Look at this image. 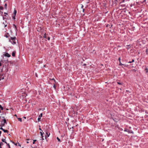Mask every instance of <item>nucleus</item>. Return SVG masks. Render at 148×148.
I'll return each instance as SVG.
<instances>
[{"instance_id": "nucleus-1", "label": "nucleus", "mask_w": 148, "mask_h": 148, "mask_svg": "<svg viewBox=\"0 0 148 148\" xmlns=\"http://www.w3.org/2000/svg\"><path fill=\"white\" fill-rule=\"evenodd\" d=\"M9 41L11 42L13 45H14L16 43V39L15 36L14 37H10L9 39Z\"/></svg>"}, {"instance_id": "nucleus-2", "label": "nucleus", "mask_w": 148, "mask_h": 148, "mask_svg": "<svg viewBox=\"0 0 148 148\" xmlns=\"http://www.w3.org/2000/svg\"><path fill=\"white\" fill-rule=\"evenodd\" d=\"M5 124H7L6 120L5 119H3L1 121V123L0 125V127H3L5 125Z\"/></svg>"}, {"instance_id": "nucleus-3", "label": "nucleus", "mask_w": 148, "mask_h": 148, "mask_svg": "<svg viewBox=\"0 0 148 148\" xmlns=\"http://www.w3.org/2000/svg\"><path fill=\"white\" fill-rule=\"evenodd\" d=\"M124 131H125V132H127L129 133H132V134H133L134 133L133 132L132 130H128V129H125L124 130Z\"/></svg>"}, {"instance_id": "nucleus-4", "label": "nucleus", "mask_w": 148, "mask_h": 148, "mask_svg": "<svg viewBox=\"0 0 148 148\" xmlns=\"http://www.w3.org/2000/svg\"><path fill=\"white\" fill-rule=\"evenodd\" d=\"M4 36L7 38H8L10 36V35L8 33H6L5 34Z\"/></svg>"}, {"instance_id": "nucleus-5", "label": "nucleus", "mask_w": 148, "mask_h": 148, "mask_svg": "<svg viewBox=\"0 0 148 148\" xmlns=\"http://www.w3.org/2000/svg\"><path fill=\"white\" fill-rule=\"evenodd\" d=\"M5 56L7 57H10V55L8 53H5Z\"/></svg>"}, {"instance_id": "nucleus-6", "label": "nucleus", "mask_w": 148, "mask_h": 148, "mask_svg": "<svg viewBox=\"0 0 148 148\" xmlns=\"http://www.w3.org/2000/svg\"><path fill=\"white\" fill-rule=\"evenodd\" d=\"M4 79V77L3 76V75H0V81H1V79Z\"/></svg>"}, {"instance_id": "nucleus-7", "label": "nucleus", "mask_w": 148, "mask_h": 148, "mask_svg": "<svg viewBox=\"0 0 148 148\" xmlns=\"http://www.w3.org/2000/svg\"><path fill=\"white\" fill-rule=\"evenodd\" d=\"M131 47V46L130 45H126V48L127 49H129Z\"/></svg>"}, {"instance_id": "nucleus-8", "label": "nucleus", "mask_w": 148, "mask_h": 148, "mask_svg": "<svg viewBox=\"0 0 148 148\" xmlns=\"http://www.w3.org/2000/svg\"><path fill=\"white\" fill-rule=\"evenodd\" d=\"M50 134L49 133H48L47 132H46V135L45 136V138L46 137H49V136L50 135Z\"/></svg>"}, {"instance_id": "nucleus-9", "label": "nucleus", "mask_w": 148, "mask_h": 148, "mask_svg": "<svg viewBox=\"0 0 148 148\" xmlns=\"http://www.w3.org/2000/svg\"><path fill=\"white\" fill-rule=\"evenodd\" d=\"M16 53L15 51H14L12 53V56L13 57H14L15 56V53Z\"/></svg>"}, {"instance_id": "nucleus-10", "label": "nucleus", "mask_w": 148, "mask_h": 148, "mask_svg": "<svg viewBox=\"0 0 148 148\" xmlns=\"http://www.w3.org/2000/svg\"><path fill=\"white\" fill-rule=\"evenodd\" d=\"M3 142H4L6 144H7L8 143L5 141V139H2L1 140Z\"/></svg>"}, {"instance_id": "nucleus-11", "label": "nucleus", "mask_w": 148, "mask_h": 148, "mask_svg": "<svg viewBox=\"0 0 148 148\" xmlns=\"http://www.w3.org/2000/svg\"><path fill=\"white\" fill-rule=\"evenodd\" d=\"M17 13V11L16 10H14V16H16Z\"/></svg>"}, {"instance_id": "nucleus-12", "label": "nucleus", "mask_w": 148, "mask_h": 148, "mask_svg": "<svg viewBox=\"0 0 148 148\" xmlns=\"http://www.w3.org/2000/svg\"><path fill=\"white\" fill-rule=\"evenodd\" d=\"M47 34L46 33H45L44 34L43 37L45 38H47Z\"/></svg>"}, {"instance_id": "nucleus-13", "label": "nucleus", "mask_w": 148, "mask_h": 148, "mask_svg": "<svg viewBox=\"0 0 148 148\" xmlns=\"http://www.w3.org/2000/svg\"><path fill=\"white\" fill-rule=\"evenodd\" d=\"M134 62V59H133L132 60V61H130L128 62V63H132V62Z\"/></svg>"}, {"instance_id": "nucleus-14", "label": "nucleus", "mask_w": 148, "mask_h": 148, "mask_svg": "<svg viewBox=\"0 0 148 148\" xmlns=\"http://www.w3.org/2000/svg\"><path fill=\"white\" fill-rule=\"evenodd\" d=\"M3 132L5 133H8V131L7 130H5V129H3Z\"/></svg>"}, {"instance_id": "nucleus-15", "label": "nucleus", "mask_w": 148, "mask_h": 148, "mask_svg": "<svg viewBox=\"0 0 148 148\" xmlns=\"http://www.w3.org/2000/svg\"><path fill=\"white\" fill-rule=\"evenodd\" d=\"M40 134L41 136L42 137H43V132H40Z\"/></svg>"}, {"instance_id": "nucleus-16", "label": "nucleus", "mask_w": 148, "mask_h": 148, "mask_svg": "<svg viewBox=\"0 0 148 148\" xmlns=\"http://www.w3.org/2000/svg\"><path fill=\"white\" fill-rule=\"evenodd\" d=\"M4 7H5V9H7V3H5V5H4Z\"/></svg>"}, {"instance_id": "nucleus-17", "label": "nucleus", "mask_w": 148, "mask_h": 148, "mask_svg": "<svg viewBox=\"0 0 148 148\" xmlns=\"http://www.w3.org/2000/svg\"><path fill=\"white\" fill-rule=\"evenodd\" d=\"M119 65H120V66H122V65H124V64H122L121 63V61H120L119 62Z\"/></svg>"}, {"instance_id": "nucleus-18", "label": "nucleus", "mask_w": 148, "mask_h": 148, "mask_svg": "<svg viewBox=\"0 0 148 148\" xmlns=\"http://www.w3.org/2000/svg\"><path fill=\"white\" fill-rule=\"evenodd\" d=\"M18 120L19 121H20V122H22V119L21 118H18Z\"/></svg>"}, {"instance_id": "nucleus-19", "label": "nucleus", "mask_w": 148, "mask_h": 148, "mask_svg": "<svg viewBox=\"0 0 148 148\" xmlns=\"http://www.w3.org/2000/svg\"><path fill=\"white\" fill-rule=\"evenodd\" d=\"M3 7H2V6H0V10H3Z\"/></svg>"}, {"instance_id": "nucleus-20", "label": "nucleus", "mask_w": 148, "mask_h": 148, "mask_svg": "<svg viewBox=\"0 0 148 148\" xmlns=\"http://www.w3.org/2000/svg\"><path fill=\"white\" fill-rule=\"evenodd\" d=\"M57 139L58 140V141L59 142H61V140H60V139L58 137H57Z\"/></svg>"}, {"instance_id": "nucleus-21", "label": "nucleus", "mask_w": 148, "mask_h": 148, "mask_svg": "<svg viewBox=\"0 0 148 148\" xmlns=\"http://www.w3.org/2000/svg\"><path fill=\"white\" fill-rule=\"evenodd\" d=\"M0 108L2 110H3V107L0 104Z\"/></svg>"}, {"instance_id": "nucleus-22", "label": "nucleus", "mask_w": 148, "mask_h": 148, "mask_svg": "<svg viewBox=\"0 0 148 148\" xmlns=\"http://www.w3.org/2000/svg\"><path fill=\"white\" fill-rule=\"evenodd\" d=\"M42 113H41L40 115L39 116V117H40V118H41V117H42Z\"/></svg>"}, {"instance_id": "nucleus-23", "label": "nucleus", "mask_w": 148, "mask_h": 148, "mask_svg": "<svg viewBox=\"0 0 148 148\" xmlns=\"http://www.w3.org/2000/svg\"><path fill=\"white\" fill-rule=\"evenodd\" d=\"M53 88H54L55 89H56V85H55V84H53Z\"/></svg>"}, {"instance_id": "nucleus-24", "label": "nucleus", "mask_w": 148, "mask_h": 148, "mask_svg": "<svg viewBox=\"0 0 148 148\" xmlns=\"http://www.w3.org/2000/svg\"><path fill=\"white\" fill-rule=\"evenodd\" d=\"M123 65L124 66H125V67H127L128 66V65L127 64H124V65Z\"/></svg>"}, {"instance_id": "nucleus-25", "label": "nucleus", "mask_w": 148, "mask_h": 148, "mask_svg": "<svg viewBox=\"0 0 148 148\" xmlns=\"http://www.w3.org/2000/svg\"><path fill=\"white\" fill-rule=\"evenodd\" d=\"M7 145L8 146L9 148H11L10 146L9 143H7Z\"/></svg>"}, {"instance_id": "nucleus-26", "label": "nucleus", "mask_w": 148, "mask_h": 148, "mask_svg": "<svg viewBox=\"0 0 148 148\" xmlns=\"http://www.w3.org/2000/svg\"><path fill=\"white\" fill-rule=\"evenodd\" d=\"M146 52L147 54H148V49H146Z\"/></svg>"}, {"instance_id": "nucleus-27", "label": "nucleus", "mask_w": 148, "mask_h": 148, "mask_svg": "<svg viewBox=\"0 0 148 148\" xmlns=\"http://www.w3.org/2000/svg\"><path fill=\"white\" fill-rule=\"evenodd\" d=\"M41 118L39 117H38V121H40Z\"/></svg>"}, {"instance_id": "nucleus-28", "label": "nucleus", "mask_w": 148, "mask_h": 148, "mask_svg": "<svg viewBox=\"0 0 148 148\" xmlns=\"http://www.w3.org/2000/svg\"><path fill=\"white\" fill-rule=\"evenodd\" d=\"M125 1V0H123L122 1H121V2L120 3H123Z\"/></svg>"}, {"instance_id": "nucleus-29", "label": "nucleus", "mask_w": 148, "mask_h": 148, "mask_svg": "<svg viewBox=\"0 0 148 148\" xmlns=\"http://www.w3.org/2000/svg\"><path fill=\"white\" fill-rule=\"evenodd\" d=\"M121 6L123 7H125V4H122L121 5Z\"/></svg>"}, {"instance_id": "nucleus-30", "label": "nucleus", "mask_w": 148, "mask_h": 148, "mask_svg": "<svg viewBox=\"0 0 148 148\" xmlns=\"http://www.w3.org/2000/svg\"><path fill=\"white\" fill-rule=\"evenodd\" d=\"M36 141V140H33V144H34V143H35V142Z\"/></svg>"}, {"instance_id": "nucleus-31", "label": "nucleus", "mask_w": 148, "mask_h": 148, "mask_svg": "<svg viewBox=\"0 0 148 148\" xmlns=\"http://www.w3.org/2000/svg\"><path fill=\"white\" fill-rule=\"evenodd\" d=\"M0 145H1V146H2V145H3V143L2 142H1L0 143Z\"/></svg>"}, {"instance_id": "nucleus-32", "label": "nucleus", "mask_w": 148, "mask_h": 148, "mask_svg": "<svg viewBox=\"0 0 148 148\" xmlns=\"http://www.w3.org/2000/svg\"><path fill=\"white\" fill-rule=\"evenodd\" d=\"M81 8L82 9H84L83 8V7H84L83 5L82 4H81Z\"/></svg>"}, {"instance_id": "nucleus-33", "label": "nucleus", "mask_w": 148, "mask_h": 148, "mask_svg": "<svg viewBox=\"0 0 148 148\" xmlns=\"http://www.w3.org/2000/svg\"><path fill=\"white\" fill-rule=\"evenodd\" d=\"M145 70L147 71H146V73L148 72V69L147 68H146Z\"/></svg>"}, {"instance_id": "nucleus-34", "label": "nucleus", "mask_w": 148, "mask_h": 148, "mask_svg": "<svg viewBox=\"0 0 148 148\" xmlns=\"http://www.w3.org/2000/svg\"><path fill=\"white\" fill-rule=\"evenodd\" d=\"M2 127H1V128H0V129L3 130L4 129L2 128Z\"/></svg>"}, {"instance_id": "nucleus-35", "label": "nucleus", "mask_w": 148, "mask_h": 148, "mask_svg": "<svg viewBox=\"0 0 148 148\" xmlns=\"http://www.w3.org/2000/svg\"><path fill=\"white\" fill-rule=\"evenodd\" d=\"M4 14H5V16H6V15H8V13H7L4 12Z\"/></svg>"}, {"instance_id": "nucleus-36", "label": "nucleus", "mask_w": 148, "mask_h": 148, "mask_svg": "<svg viewBox=\"0 0 148 148\" xmlns=\"http://www.w3.org/2000/svg\"><path fill=\"white\" fill-rule=\"evenodd\" d=\"M50 39V38L49 37H48L47 39L49 40Z\"/></svg>"}, {"instance_id": "nucleus-37", "label": "nucleus", "mask_w": 148, "mask_h": 148, "mask_svg": "<svg viewBox=\"0 0 148 148\" xmlns=\"http://www.w3.org/2000/svg\"><path fill=\"white\" fill-rule=\"evenodd\" d=\"M51 79V80H53L55 82H56V81H55V79H54L53 78V79Z\"/></svg>"}, {"instance_id": "nucleus-38", "label": "nucleus", "mask_w": 148, "mask_h": 148, "mask_svg": "<svg viewBox=\"0 0 148 148\" xmlns=\"http://www.w3.org/2000/svg\"><path fill=\"white\" fill-rule=\"evenodd\" d=\"M117 83L118 84H119V85H121V83L120 82H117Z\"/></svg>"}, {"instance_id": "nucleus-39", "label": "nucleus", "mask_w": 148, "mask_h": 148, "mask_svg": "<svg viewBox=\"0 0 148 148\" xmlns=\"http://www.w3.org/2000/svg\"><path fill=\"white\" fill-rule=\"evenodd\" d=\"M118 60L119 61V62H120V61H121V58L120 57H119V59H118Z\"/></svg>"}, {"instance_id": "nucleus-40", "label": "nucleus", "mask_w": 148, "mask_h": 148, "mask_svg": "<svg viewBox=\"0 0 148 148\" xmlns=\"http://www.w3.org/2000/svg\"><path fill=\"white\" fill-rule=\"evenodd\" d=\"M18 146H20V147L21 146V145L19 143H18Z\"/></svg>"}, {"instance_id": "nucleus-41", "label": "nucleus", "mask_w": 148, "mask_h": 148, "mask_svg": "<svg viewBox=\"0 0 148 148\" xmlns=\"http://www.w3.org/2000/svg\"><path fill=\"white\" fill-rule=\"evenodd\" d=\"M146 1V0H143L142 1L144 3Z\"/></svg>"}, {"instance_id": "nucleus-42", "label": "nucleus", "mask_w": 148, "mask_h": 148, "mask_svg": "<svg viewBox=\"0 0 148 148\" xmlns=\"http://www.w3.org/2000/svg\"><path fill=\"white\" fill-rule=\"evenodd\" d=\"M15 16H13L12 17V18H13L14 19H15Z\"/></svg>"}, {"instance_id": "nucleus-43", "label": "nucleus", "mask_w": 148, "mask_h": 148, "mask_svg": "<svg viewBox=\"0 0 148 148\" xmlns=\"http://www.w3.org/2000/svg\"><path fill=\"white\" fill-rule=\"evenodd\" d=\"M2 66V64L1 62H0V66Z\"/></svg>"}, {"instance_id": "nucleus-44", "label": "nucleus", "mask_w": 148, "mask_h": 148, "mask_svg": "<svg viewBox=\"0 0 148 148\" xmlns=\"http://www.w3.org/2000/svg\"><path fill=\"white\" fill-rule=\"evenodd\" d=\"M11 141V142H12L13 144H15V143H14V142L12 141Z\"/></svg>"}, {"instance_id": "nucleus-45", "label": "nucleus", "mask_w": 148, "mask_h": 148, "mask_svg": "<svg viewBox=\"0 0 148 148\" xmlns=\"http://www.w3.org/2000/svg\"><path fill=\"white\" fill-rule=\"evenodd\" d=\"M11 141V142H12L13 144H15V143H14V142L12 141Z\"/></svg>"}, {"instance_id": "nucleus-46", "label": "nucleus", "mask_w": 148, "mask_h": 148, "mask_svg": "<svg viewBox=\"0 0 148 148\" xmlns=\"http://www.w3.org/2000/svg\"><path fill=\"white\" fill-rule=\"evenodd\" d=\"M35 75L36 76V77H38V76L37 75V73H36V74H35Z\"/></svg>"}, {"instance_id": "nucleus-47", "label": "nucleus", "mask_w": 148, "mask_h": 148, "mask_svg": "<svg viewBox=\"0 0 148 148\" xmlns=\"http://www.w3.org/2000/svg\"><path fill=\"white\" fill-rule=\"evenodd\" d=\"M14 26L15 28L16 29V26L14 24Z\"/></svg>"}, {"instance_id": "nucleus-48", "label": "nucleus", "mask_w": 148, "mask_h": 148, "mask_svg": "<svg viewBox=\"0 0 148 148\" xmlns=\"http://www.w3.org/2000/svg\"><path fill=\"white\" fill-rule=\"evenodd\" d=\"M7 26V25H5L4 26V27H6V26Z\"/></svg>"}, {"instance_id": "nucleus-49", "label": "nucleus", "mask_w": 148, "mask_h": 148, "mask_svg": "<svg viewBox=\"0 0 148 148\" xmlns=\"http://www.w3.org/2000/svg\"><path fill=\"white\" fill-rule=\"evenodd\" d=\"M1 131H0V136H1Z\"/></svg>"}, {"instance_id": "nucleus-50", "label": "nucleus", "mask_w": 148, "mask_h": 148, "mask_svg": "<svg viewBox=\"0 0 148 148\" xmlns=\"http://www.w3.org/2000/svg\"><path fill=\"white\" fill-rule=\"evenodd\" d=\"M84 9H83V11H82L83 12H84Z\"/></svg>"}, {"instance_id": "nucleus-51", "label": "nucleus", "mask_w": 148, "mask_h": 148, "mask_svg": "<svg viewBox=\"0 0 148 148\" xmlns=\"http://www.w3.org/2000/svg\"><path fill=\"white\" fill-rule=\"evenodd\" d=\"M23 118L24 119H26V117H25V116L23 117Z\"/></svg>"}, {"instance_id": "nucleus-52", "label": "nucleus", "mask_w": 148, "mask_h": 148, "mask_svg": "<svg viewBox=\"0 0 148 148\" xmlns=\"http://www.w3.org/2000/svg\"><path fill=\"white\" fill-rule=\"evenodd\" d=\"M14 144V145H16L17 146V144H15H15Z\"/></svg>"}, {"instance_id": "nucleus-53", "label": "nucleus", "mask_w": 148, "mask_h": 148, "mask_svg": "<svg viewBox=\"0 0 148 148\" xmlns=\"http://www.w3.org/2000/svg\"><path fill=\"white\" fill-rule=\"evenodd\" d=\"M39 129V130H41V128H40Z\"/></svg>"}, {"instance_id": "nucleus-54", "label": "nucleus", "mask_w": 148, "mask_h": 148, "mask_svg": "<svg viewBox=\"0 0 148 148\" xmlns=\"http://www.w3.org/2000/svg\"><path fill=\"white\" fill-rule=\"evenodd\" d=\"M29 143V142H28V141H27V143Z\"/></svg>"}, {"instance_id": "nucleus-55", "label": "nucleus", "mask_w": 148, "mask_h": 148, "mask_svg": "<svg viewBox=\"0 0 148 148\" xmlns=\"http://www.w3.org/2000/svg\"><path fill=\"white\" fill-rule=\"evenodd\" d=\"M15 116H17V115L16 114H15Z\"/></svg>"}, {"instance_id": "nucleus-56", "label": "nucleus", "mask_w": 148, "mask_h": 148, "mask_svg": "<svg viewBox=\"0 0 148 148\" xmlns=\"http://www.w3.org/2000/svg\"><path fill=\"white\" fill-rule=\"evenodd\" d=\"M8 135L9 136V135H10V134H8Z\"/></svg>"}, {"instance_id": "nucleus-57", "label": "nucleus", "mask_w": 148, "mask_h": 148, "mask_svg": "<svg viewBox=\"0 0 148 148\" xmlns=\"http://www.w3.org/2000/svg\"><path fill=\"white\" fill-rule=\"evenodd\" d=\"M42 140H44V139L43 138H42Z\"/></svg>"}, {"instance_id": "nucleus-58", "label": "nucleus", "mask_w": 148, "mask_h": 148, "mask_svg": "<svg viewBox=\"0 0 148 148\" xmlns=\"http://www.w3.org/2000/svg\"><path fill=\"white\" fill-rule=\"evenodd\" d=\"M6 0H5L4 1H5Z\"/></svg>"}, {"instance_id": "nucleus-59", "label": "nucleus", "mask_w": 148, "mask_h": 148, "mask_svg": "<svg viewBox=\"0 0 148 148\" xmlns=\"http://www.w3.org/2000/svg\"><path fill=\"white\" fill-rule=\"evenodd\" d=\"M1 147V146L0 145V147Z\"/></svg>"}, {"instance_id": "nucleus-60", "label": "nucleus", "mask_w": 148, "mask_h": 148, "mask_svg": "<svg viewBox=\"0 0 148 148\" xmlns=\"http://www.w3.org/2000/svg\"><path fill=\"white\" fill-rule=\"evenodd\" d=\"M0 148H1V147H0Z\"/></svg>"}]
</instances>
